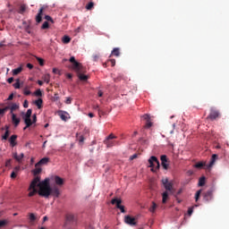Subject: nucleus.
I'll list each match as a JSON object with an SVG mask.
<instances>
[{"label":"nucleus","mask_w":229,"mask_h":229,"mask_svg":"<svg viewBox=\"0 0 229 229\" xmlns=\"http://www.w3.org/2000/svg\"><path fill=\"white\" fill-rule=\"evenodd\" d=\"M49 178H46L44 181L40 182V177L36 176L30 182L28 191H30L29 198H33L35 194H38L42 198H49L54 196V198L60 197V189L58 186L51 187L49 184Z\"/></svg>","instance_id":"f257e3e1"},{"label":"nucleus","mask_w":229,"mask_h":229,"mask_svg":"<svg viewBox=\"0 0 229 229\" xmlns=\"http://www.w3.org/2000/svg\"><path fill=\"white\" fill-rule=\"evenodd\" d=\"M148 164L149 167H152L151 171L153 173H157V171L160 169V161H158V158H157V157L155 156L150 157V158L148 159Z\"/></svg>","instance_id":"f03ea898"},{"label":"nucleus","mask_w":229,"mask_h":229,"mask_svg":"<svg viewBox=\"0 0 229 229\" xmlns=\"http://www.w3.org/2000/svg\"><path fill=\"white\" fill-rule=\"evenodd\" d=\"M69 62L72 64V69L75 71V72H83V64L76 61L74 56H72Z\"/></svg>","instance_id":"7ed1b4c3"},{"label":"nucleus","mask_w":229,"mask_h":229,"mask_svg":"<svg viewBox=\"0 0 229 229\" xmlns=\"http://www.w3.org/2000/svg\"><path fill=\"white\" fill-rule=\"evenodd\" d=\"M162 183L165 189V192H170L171 194H174V188L173 187V183L169 182V179H162Z\"/></svg>","instance_id":"20e7f679"},{"label":"nucleus","mask_w":229,"mask_h":229,"mask_svg":"<svg viewBox=\"0 0 229 229\" xmlns=\"http://www.w3.org/2000/svg\"><path fill=\"white\" fill-rule=\"evenodd\" d=\"M32 113H33V111L31 109H28L26 114L22 117L25 124H27V127L31 126V124H33V123H31V114Z\"/></svg>","instance_id":"39448f33"},{"label":"nucleus","mask_w":229,"mask_h":229,"mask_svg":"<svg viewBox=\"0 0 229 229\" xmlns=\"http://www.w3.org/2000/svg\"><path fill=\"white\" fill-rule=\"evenodd\" d=\"M160 160L163 169H165V171H167V169H169V158H167L166 155H162L160 157Z\"/></svg>","instance_id":"423d86ee"},{"label":"nucleus","mask_w":229,"mask_h":229,"mask_svg":"<svg viewBox=\"0 0 229 229\" xmlns=\"http://www.w3.org/2000/svg\"><path fill=\"white\" fill-rule=\"evenodd\" d=\"M114 139H115V136H114L113 134H110V135L104 140V144H106V148H113L114 142H115V140H114Z\"/></svg>","instance_id":"0eeeda50"},{"label":"nucleus","mask_w":229,"mask_h":229,"mask_svg":"<svg viewBox=\"0 0 229 229\" xmlns=\"http://www.w3.org/2000/svg\"><path fill=\"white\" fill-rule=\"evenodd\" d=\"M82 71L83 72H76L77 76L81 81H87V80H89V75L83 74L84 72H87V69L82 66Z\"/></svg>","instance_id":"6e6552de"},{"label":"nucleus","mask_w":229,"mask_h":229,"mask_svg":"<svg viewBox=\"0 0 229 229\" xmlns=\"http://www.w3.org/2000/svg\"><path fill=\"white\" fill-rule=\"evenodd\" d=\"M124 223L126 225H129L130 226H135V225H137V221H135V217H132L130 215L125 216Z\"/></svg>","instance_id":"1a4fd4ad"},{"label":"nucleus","mask_w":229,"mask_h":229,"mask_svg":"<svg viewBox=\"0 0 229 229\" xmlns=\"http://www.w3.org/2000/svg\"><path fill=\"white\" fill-rule=\"evenodd\" d=\"M123 200H121V199L116 198L115 199V208H118L122 214H126V209H124V206L122 205Z\"/></svg>","instance_id":"9d476101"},{"label":"nucleus","mask_w":229,"mask_h":229,"mask_svg":"<svg viewBox=\"0 0 229 229\" xmlns=\"http://www.w3.org/2000/svg\"><path fill=\"white\" fill-rule=\"evenodd\" d=\"M212 198H214V193L212 190H208L204 193V197H203L204 201H207V202L212 201Z\"/></svg>","instance_id":"9b49d317"},{"label":"nucleus","mask_w":229,"mask_h":229,"mask_svg":"<svg viewBox=\"0 0 229 229\" xmlns=\"http://www.w3.org/2000/svg\"><path fill=\"white\" fill-rule=\"evenodd\" d=\"M217 117H219V111L211 108L208 119H210L211 121H215V119H217Z\"/></svg>","instance_id":"f8f14e48"},{"label":"nucleus","mask_w":229,"mask_h":229,"mask_svg":"<svg viewBox=\"0 0 229 229\" xmlns=\"http://www.w3.org/2000/svg\"><path fill=\"white\" fill-rule=\"evenodd\" d=\"M13 158L18 162V164H22V158H24V153H21V155L17 154V152L13 153Z\"/></svg>","instance_id":"ddd939ff"},{"label":"nucleus","mask_w":229,"mask_h":229,"mask_svg":"<svg viewBox=\"0 0 229 229\" xmlns=\"http://www.w3.org/2000/svg\"><path fill=\"white\" fill-rule=\"evenodd\" d=\"M54 181H55V185H58V187H62V185H64V183H65V181H64V178H62L58 175L54 176Z\"/></svg>","instance_id":"4468645a"},{"label":"nucleus","mask_w":229,"mask_h":229,"mask_svg":"<svg viewBox=\"0 0 229 229\" xmlns=\"http://www.w3.org/2000/svg\"><path fill=\"white\" fill-rule=\"evenodd\" d=\"M44 7H41L38 11V13L36 15V22H38V24H40V22H42V15H44Z\"/></svg>","instance_id":"2eb2a0df"},{"label":"nucleus","mask_w":229,"mask_h":229,"mask_svg":"<svg viewBox=\"0 0 229 229\" xmlns=\"http://www.w3.org/2000/svg\"><path fill=\"white\" fill-rule=\"evenodd\" d=\"M11 115H12L13 124H14L15 127H17L19 124H21V118H17L16 114H13Z\"/></svg>","instance_id":"dca6fc26"},{"label":"nucleus","mask_w":229,"mask_h":229,"mask_svg":"<svg viewBox=\"0 0 229 229\" xmlns=\"http://www.w3.org/2000/svg\"><path fill=\"white\" fill-rule=\"evenodd\" d=\"M216 158H217V154H213L211 157L210 163L207 165V169H210V167H212L216 164Z\"/></svg>","instance_id":"f3484780"},{"label":"nucleus","mask_w":229,"mask_h":229,"mask_svg":"<svg viewBox=\"0 0 229 229\" xmlns=\"http://www.w3.org/2000/svg\"><path fill=\"white\" fill-rule=\"evenodd\" d=\"M49 162V157H43L40 161H38L35 167H38L39 165H44Z\"/></svg>","instance_id":"a211bd4d"},{"label":"nucleus","mask_w":229,"mask_h":229,"mask_svg":"<svg viewBox=\"0 0 229 229\" xmlns=\"http://www.w3.org/2000/svg\"><path fill=\"white\" fill-rule=\"evenodd\" d=\"M15 140H17V135H12L9 142L13 148H14V146H17V142Z\"/></svg>","instance_id":"6ab92c4d"},{"label":"nucleus","mask_w":229,"mask_h":229,"mask_svg":"<svg viewBox=\"0 0 229 229\" xmlns=\"http://www.w3.org/2000/svg\"><path fill=\"white\" fill-rule=\"evenodd\" d=\"M66 221H68V223H74L76 221V217L74 216L73 214H67Z\"/></svg>","instance_id":"aec40b11"},{"label":"nucleus","mask_w":229,"mask_h":229,"mask_svg":"<svg viewBox=\"0 0 229 229\" xmlns=\"http://www.w3.org/2000/svg\"><path fill=\"white\" fill-rule=\"evenodd\" d=\"M12 72H13V76H17L18 74H21V72H22V66L13 69Z\"/></svg>","instance_id":"412c9836"},{"label":"nucleus","mask_w":229,"mask_h":229,"mask_svg":"<svg viewBox=\"0 0 229 229\" xmlns=\"http://www.w3.org/2000/svg\"><path fill=\"white\" fill-rule=\"evenodd\" d=\"M103 65H104V67H109V66L114 67L115 65V60H114V59L108 60Z\"/></svg>","instance_id":"4be33fe9"},{"label":"nucleus","mask_w":229,"mask_h":229,"mask_svg":"<svg viewBox=\"0 0 229 229\" xmlns=\"http://www.w3.org/2000/svg\"><path fill=\"white\" fill-rule=\"evenodd\" d=\"M58 115H59L60 119H62V121H67V113L66 112L60 111L58 113Z\"/></svg>","instance_id":"5701e85b"},{"label":"nucleus","mask_w":229,"mask_h":229,"mask_svg":"<svg viewBox=\"0 0 229 229\" xmlns=\"http://www.w3.org/2000/svg\"><path fill=\"white\" fill-rule=\"evenodd\" d=\"M162 198H163L162 202L163 203H167V199H169V192L168 191H164L163 194H162Z\"/></svg>","instance_id":"b1692460"},{"label":"nucleus","mask_w":229,"mask_h":229,"mask_svg":"<svg viewBox=\"0 0 229 229\" xmlns=\"http://www.w3.org/2000/svg\"><path fill=\"white\" fill-rule=\"evenodd\" d=\"M26 10H28V6H26V4H21L19 8L18 13H21V15H23Z\"/></svg>","instance_id":"393cba45"},{"label":"nucleus","mask_w":229,"mask_h":229,"mask_svg":"<svg viewBox=\"0 0 229 229\" xmlns=\"http://www.w3.org/2000/svg\"><path fill=\"white\" fill-rule=\"evenodd\" d=\"M42 80H43V81H45V83H49V81L51 80V75L47 73L42 76Z\"/></svg>","instance_id":"a878e982"},{"label":"nucleus","mask_w":229,"mask_h":229,"mask_svg":"<svg viewBox=\"0 0 229 229\" xmlns=\"http://www.w3.org/2000/svg\"><path fill=\"white\" fill-rule=\"evenodd\" d=\"M194 167L196 169H202V167H207V165H205V163H203V162H199L194 165Z\"/></svg>","instance_id":"bb28decb"},{"label":"nucleus","mask_w":229,"mask_h":229,"mask_svg":"<svg viewBox=\"0 0 229 229\" xmlns=\"http://www.w3.org/2000/svg\"><path fill=\"white\" fill-rule=\"evenodd\" d=\"M34 176H37L42 173V168L36 166V168L32 171Z\"/></svg>","instance_id":"cd10ccee"},{"label":"nucleus","mask_w":229,"mask_h":229,"mask_svg":"<svg viewBox=\"0 0 229 229\" xmlns=\"http://www.w3.org/2000/svg\"><path fill=\"white\" fill-rule=\"evenodd\" d=\"M17 108H19V106H18L17 104H13V105L10 106V110H11L10 114H14L13 111H14V110H17Z\"/></svg>","instance_id":"c85d7f7f"},{"label":"nucleus","mask_w":229,"mask_h":229,"mask_svg":"<svg viewBox=\"0 0 229 229\" xmlns=\"http://www.w3.org/2000/svg\"><path fill=\"white\" fill-rule=\"evenodd\" d=\"M10 137V130L5 131L4 135L2 136V140H7Z\"/></svg>","instance_id":"c756f323"},{"label":"nucleus","mask_w":229,"mask_h":229,"mask_svg":"<svg viewBox=\"0 0 229 229\" xmlns=\"http://www.w3.org/2000/svg\"><path fill=\"white\" fill-rule=\"evenodd\" d=\"M42 103H43L42 98H38V100L35 101V105L38 106V108H42Z\"/></svg>","instance_id":"7c9ffc66"},{"label":"nucleus","mask_w":229,"mask_h":229,"mask_svg":"<svg viewBox=\"0 0 229 229\" xmlns=\"http://www.w3.org/2000/svg\"><path fill=\"white\" fill-rule=\"evenodd\" d=\"M205 185V177H200L199 180V187H203Z\"/></svg>","instance_id":"2f4dec72"},{"label":"nucleus","mask_w":229,"mask_h":229,"mask_svg":"<svg viewBox=\"0 0 229 229\" xmlns=\"http://www.w3.org/2000/svg\"><path fill=\"white\" fill-rule=\"evenodd\" d=\"M8 225V220L4 219L0 220V228H4V226H6Z\"/></svg>","instance_id":"473e14b6"},{"label":"nucleus","mask_w":229,"mask_h":229,"mask_svg":"<svg viewBox=\"0 0 229 229\" xmlns=\"http://www.w3.org/2000/svg\"><path fill=\"white\" fill-rule=\"evenodd\" d=\"M94 8V2H89L88 4H86V10H92Z\"/></svg>","instance_id":"72a5a7b5"},{"label":"nucleus","mask_w":229,"mask_h":229,"mask_svg":"<svg viewBox=\"0 0 229 229\" xmlns=\"http://www.w3.org/2000/svg\"><path fill=\"white\" fill-rule=\"evenodd\" d=\"M63 42L64 44H69V42H71V38L69 36H64L63 38Z\"/></svg>","instance_id":"f704fd0d"},{"label":"nucleus","mask_w":229,"mask_h":229,"mask_svg":"<svg viewBox=\"0 0 229 229\" xmlns=\"http://www.w3.org/2000/svg\"><path fill=\"white\" fill-rule=\"evenodd\" d=\"M77 140H79L80 144H83V142L85 140V137H83V135L78 136V134H77Z\"/></svg>","instance_id":"c9c22d12"},{"label":"nucleus","mask_w":229,"mask_h":229,"mask_svg":"<svg viewBox=\"0 0 229 229\" xmlns=\"http://www.w3.org/2000/svg\"><path fill=\"white\" fill-rule=\"evenodd\" d=\"M45 19L46 21H47L48 22H51L52 24H55V20H53V18L49 15H45Z\"/></svg>","instance_id":"e433bc0d"},{"label":"nucleus","mask_w":229,"mask_h":229,"mask_svg":"<svg viewBox=\"0 0 229 229\" xmlns=\"http://www.w3.org/2000/svg\"><path fill=\"white\" fill-rule=\"evenodd\" d=\"M153 126V123H151V120H148V122L146 123V124L144 125L145 129H149Z\"/></svg>","instance_id":"4c0bfd02"},{"label":"nucleus","mask_w":229,"mask_h":229,"mask_svg":"<svg viewBox=\"0 0 229 229\" xmlns=\"http://www.w3.org/2000/svg\"><path fill=\"white\" fill-rule=\"evenodd\" d=\"M14 89H21V80L17 79L16 82L13 84Z\"/></svg>","instance_id":"58836bf2"},{"label":"nucleus","mask_w":229,"mask_h":229,"mask_svg":"<svg viewBox=\"0 0 229 229\" xmlns=\"http://www.w3.org/2000/svg\"><path fill=\"white\" fill-rule=\"evenodd\" d=\"M155 210H157V203L152 202V207L149 208V211L155 213Z\"/></svg>","instance_id":"ea45409f"},{"label":"nucleus","mask_w":229,"mask_h":229,"mask_svg":"<svg viewBox=\"0 0 229 229\" xmlns=\"http://www.w3.org/2000/svg\"><path fill=\"white\" fill-rule=\"evenodd\" d=\"M49 28V22L45 21L42 26H41V30H48Z\"/></svg>","instance_id":"a19ab883"},{"label":"nucleus","mask_w":229,"mask_h":229,"mask_svg":"<svg viewBox=\"0 0 229 229\" xmlns=\"http://www.w3.org/2000/svg\"><path fill=\"white\" fill-rule=\"evenodd\" d=\"M199 196H201V190H199L196 193H195V201H198L199 199Z\"/></svg>","instance_id":"79ce46f5"},{"label":"nucleus","mask_w":229,"mask_h":229,"mask_svg":"<svg viewBox=\"0 0 229 229\" xmlns=\"http://www.w3.org/2000/svg\"><path fill=\"white\" fill-rule=\"evenodd\" d=\"M142 119H144V121H147V123L148 121H151V117L149 116V114H143L142 116Z\"/></svg>","instance_id":"37998d69"},{"label":"nucleus","mask_w":229,"mask_h":229,"mask_svg":"<svg viewBox=\"0 0 229 229\" xmlns=\"http://www.w3.org/2000/svg\"><path fill=\"white\" fill-rule=\"evenodd\" d=\"M194 207H198V205L188 208V216H192V212H194Z\"/></svg>","instance_id":"c03bdc74"},{"label":"nucleus","mask_w":229,"mask_h":229,"mask_svg":"<svg viewBox=\"0 0 229 229\" xmlns=\"http://www.w3.org/2000/svg\"><path fill=\"white\" fill-rule=\"evenodd\" d=\"M23 94H24V96H30L31 95V91L30 89H28V88H25L23 89Z\"/></svg>","instance_id":"a18cd8bd"},{"label":"nucleus","mask_w":229,"mask_h":229,"mask_svg":"<svg viewBox=\"0 0 229 229\" xmlns=\"http://www.w3.org/2000/svg\"><path fill=\"white\" fill-rule=\"evenodd\" d=\"M34 94L35 96H38V98L42 97V91L40 89H37Z\"/></svg>","instance_id":"49530a36"},{"label":"nucleus","mask_w":229,"mask_h":229,"mask_svg":"<svg viewBox=\"0 0 229 229\" xmlns=\"http://www.w3.org/2000/svg\"><path fill=\"white\" fill-rule=\"evenodd\" d=\"M30 221H35V219H37V216H35V214L30 213Z\"/></svg>","instance_id":"de8ad7c7"},{"label":"nucleus","mask_w":229,"mask_h":229,"mask_svg":"<svg viewBox=\"0 0 229 229\" xmlns=\"http://www.w3.org/2000/svg\"><path fill=\"white\" fill-rule=\"evenodd\" d=\"M19 171H21V166H15V167L13 168V172H14L16 174H19Z\"/></svg>","instance_id":"09e8293b"},{"label":"nucleus","mask_w":229,"mask_h":229,"mask_svg":"<svg viewBox=\"0 0 229 229\" xmlns=\"http://www.w3.org/2000/svg\"><path fill=\"white\" fill-rule=\"evenodd\" d=\"M71 103H72V98H66V100H65V104L66 105H71Z\"/></svg>","instance_id":"8fccbe9b"},{"label":"nucleus","mask_w":229,"mask_h":229,"mask_svg":"<svg viewBox=\"0 0 229 229\" xmlns=\"http://www.w3.org/2000/svg\"><path fill=\"white\" fill-rule=\"evenodd\" d=\"M98 60H99V55H93V62H98Z\"/></svg>","instance_id":"3c124183"},{"label":"nucleus","mask_w":229,"mask_h":229,"mask_svg":"<svg viewBox=\"0 0 229 229\" xmlns=\"http://www.w3.org/2000/svg\"><path fill=\"white\" fill-rule=\"evenodd\" d=\"M12 165V159H8L6 162H5V167H10Z\"/></svg>","instance_id":"603ef678"},{"label":"nucleus","mask_w":229,"mask_h":229,"mask_svg":"<svg viewBox=\"0 0 229 229\" xmlns=\"http://www.w3.org/2000/svg\"><path fill=\"white\" fill-rule=\"evenodd\" d=\"M38 62L39 65H44V59L38 57Z\"/></svg>","instance_id":"864d4df0"},{"label":"nucleus","mask_w":229,"mask_h":229,"mask_svg":"<svg viewBox=\"0 0 229 229\" xmlns=\"http://www.w3.org/2000/svg\"><path fill=\"white\" fill-rule=\"evenodd\" d=\"M32 124L33 123H37V114H33V116H32Z\"/></svg>","instance_id":"5fc2aeb1"},{"label":"nucleus","mask_w":229,"mask_h":229,"mask_svg":"<svg viewBox=\"0 0 229 229\" xmlns=\"http://www.w3.org/2000/svg\"><path fill=\"white\" fill-rule=\"evenodd\" d=\"M11 178H13V179L17 178V174H15V172H12Z\"/></svg>","instance_id":"6e6d98bb"},{"label":"nucleus","mask_w":229,"mask_h":229,"mask_svg":"<svg viewBox=\"0 0 229 229\" xmlns=\"http://www.w3.org/2000/svg\"><path fill=\"white\" fill-rule=\"evenodd\" d=\"M53 72H54V74H60V71L56 68L53 69Z\"/></svg>","instance_id":"4d7b16f0"},{"label":"nucleus","mask_w":229,"mask_h":229,"mask_svg":"<svg viewBox=\"0 0 229 229\" xmlns=\"http://www.w3.org/2000/svg\"><path fill=\"white\" fill-rule=\"evenodd\" d=\"M138 155L137 154H133L132 156H131L130 160H135V158H137Z\"/></svg>","instance_id":"13d9d810"},{"label":"nucleus","mask_w":229,"mask_h":229,"mask_svg":"<svg viewBox=\"0 0 229 229\" xmlns=\"http://www.w3.org/2000/svg\"><path fill=\"white\" fill-rule=\"evenodd\" d=\"M121 55V52L119 51V48H115V56H119Z\"/></svg>","instance_id":"bf43d9fd"},{"label":"nucleus","mask_w":229,"mask_h":229,"mask_svg":"<svg viewBox=\"0 0 229 229\" xmlns=\"http://www.w3.org/2000/svg\"><path fill=\"white\" fill-rule=\"evenodd\" d=\"M28 106H29L28 100H25L24 103H23V107L28 108Z\"/></svg>","instance_id":"052dcab7"},{"label":"nucleus","mask_w":229,"mask_h":229,"mask_svg":"<svg viewBox=\"0 0 229 229\" xmlns=\"http://www.w3.org/2000/svg\"><path fill=\"white\" fill-rule=\"evenodd\" d=\"M103 91H101V90H98V98H103Z\"/></svg>","instance_id":"680f3d73"},{"label":"nucleus","mask_w":229,"mask_h":229,"mask_svg":"<svg viewBox=\"0 0 229 229\" xmlns=\"http://www.w3.org/2000/svg\"><path fill=\"white\" fill-rule=\"evenodd\" d=\"M66 77L68 78V80H72V73H67Z\"/></svg>","instance_id":"e2e57ef3"},{"label":"nucleus","mask_w":229,"mask_h":229,"mask_svg":"<svg viewBox=\"0 0 229 229\" xmlns=\"http://www.w3.org/2000/svg\"><path fill=\"white\" fill-rule=\"evenodd\" d=\"M9 83H13V77H11L7 80Z\"/></svg>","instance_id":"0e129e2a"},{"label":"nucleus","mask_w":229,"mask_h":229,"mask_svg":"<svg viewBox=\"0 0 229 229\" xmlns=\"http://www.w3.org/2000/svg\"><path fill=\"white\" fill-rule=\"evenodd\" d=\"M27 67H28V69H33V64H27Z\"/></svg>","instance_id":"69168bd1"},{"label":"nucleus","mask_w":229,"mask_h":229,"mask_svg":"<svg viewBox=\"0 0 229 229\" xmlns=\"http://www.w3.org/2000/svg\"><path fill=\"white\" fill-rule=\"evenodd\" d=\"M7 99L8 101H12V99H13V94H11Z\"/></svg>","instance_id":"338daca9"},{"label":"nucleus","mask_w":229,"mask_h":229,"mask_svg":"<svg viewBox=\"0 0 229 229\" xmlns=\"http://www.w3.org/2000/svg\"><path fill=\"white\" fill-rule=\"evenodd\" d=\"M112 205H115V198H113L111 200Z\"/></svg>","instance_id":"774afa93"}]
</instances>
